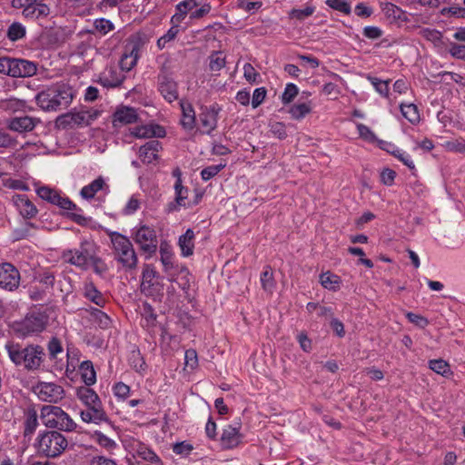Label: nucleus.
<instances>
[{
  "mask_svg": "<svg viewBox=\"0 0 465 465\" xmlns=\"http://www.w3.org/2000/svg\"><path fill=\"white\" fill-rule=\"evenodd\" d=\"M99 246L92 240H82L77 248L65 250L63 259L83 271L93 268L98 275H103L108 271L105 262L98 256Z\"/></svg>",
  "mask_w": 465,
  "mask_h": 465,
  "instance_id": "f257e3e1",
  "label": "nucleus"
},
{
  "mask_svg": "<svg viewBox=\"0 0 465 465\" xmlns=\"http://www.w3.org/2000/svg\"><path fill=\"white\" fill-rule=\"evenodd\" d=\"M74 98L71 87L62 84L49 87L35 96L37 105L45 112L65 109Z\"/></svg>",
  "mask_w": 465,
  "mask_h": 465,
  "instance_id": "f03ea898",
  "label": "nucleus"
},
{
  "mask_svg": "<svg viewBox=\"0 0 465 465\" xmlns=\"http://www.w3.org/2000/svg\"><path fill=\"white\" fill-rule=\"evenodd\" d=\"M105 232L110 238L114 260L126 270L135 269L138 258L130 239L118 232L105 230Z\"/></svg>",
  "mask_w": 465,
  "mask_h": 465,
  "instance_id": "7ed1b4c3",
  "label": "nucleus"
},
{
  "mask_svg": "<svg viewBox=\"0 0 465 465\" xmlns=\"http://www.w3.org/2000/svg\"><path fill=\"white\" fill-rule=\"evenodd\" d=\"M40 419L46 428L60 431L72 432L76 429V423L61 407L43 405L40 410Z\"/></svg>",
  "mask_w": 465,
  "mask_h": 465,
  "instance_id": "20e7f679",
  "label": "nucleus"
},
{
  "mask_svg": "<svg viewBox=\"0 0 465 465\" xmlns=\"http://www.w3.org/2000/svg\"><path fill=\"white\" fill-rule=\"evenodd\" d=\"M67 446L66 438L57 430H45L39 433L35 442L37 452L52 459L59 457Z\"/></svg>",
  "mask_w": 465,
  "mask_h": 465,
  "instance_id": "39448f33",
  "label": "nucleus"
},
{
  "mask_svg": "<svg viewBox=\"0 0 465 465\" xmlns=\"http://www.w3.org/2000/svg\"><path fill=\"white\" fill-rule=\"evenodd\" d=\"M37 64L34 62L10 57L0 58V73L12 77H30L36 74Z\"/></svg>",
  "mask_w": 465,
  "mask_h": 465,
  "instance_id": "423d86ee",
  "label": "nucleus"
},
{
  "mask_svg": "<svg viewBox=\"0 0 465 465\" xmlns=\"http://www.w3.org/2000/svg\"><path fill=\"white\" fill-rule=\"evenodd\" d=\"M47 324V315L40 311L29 312L24 320L14 326L19 337H28L43 331Z\"/></svg>",
  "mask_w": 465,
  "mask_h": 465,
  "instance_id": "0eeeda50",
  "label": "nucleus"
},
{
  "mask_svg": "<svg viewBox=\"0 0 465 465\" xmlns=\"http://www.w3.org/2000/svg\"><path fill=\"white\" fill-rule=\"evenodd\" d=\"M133 239L140 250L146 254V258L152 257L157 251L158 239L153 228L143 224L134 228Z\"/></svg>",
  "mask_w": 465,
  "mask_h": 465,
  "instance_id": "6e6552de",
  "label": "nucleus"
},
{
  "mask_svg": "<svg viewBox=\"0 0 465 465\" xmlns=\"http://www.w3.org/2000/svg\"><path fill=\"white\" fill-rule=\"evenodd\" d=\"M157 89L168 103L178 99L177 83L173 77V73L164 65L161 67L157 75Z\"/></svg>",
  "mask_w": 465,
  "mask_h": 465,
  "instance_id": "1a4fd4ad",
  "label": "nucleus"
},
{
  "mask_svg": "<svg viewBox=\"0 0 465 465\" xmlns=\"http://www.w3.org/2000/svg\"><path fill=\"white\" fill-rule=\"evenodd\" d=\"M144 43L145 41L142 35L137 34L133 36L130 45L126 46V51L122 55L119 62L120 70L123 73L130 72L136 65L141 48Z\"/></svg>",
  "mask_w": 465,
  "mask_h": 465,
  "instance_id": "9d476101",
  "label": "nucleus"
},
{
  "mask_svg": "<svg viewBox=\"0 0 465 465\" xmlns=\"http://www.w3.org/2000/svg\"><path fill=\"white\" fill-rule=\"evenodd\" d=\"M34 392L42 401L56 404L65 397L64 389L54 382L39 381L34 387Z\"/></svg>",
  "mask_w": 465,
  "mask_h": 465,
  "instance_id": "9b49d317",
  "label": "nucleus"
},
{
  "mask_svg": "<svg viewBox=\"0 0 465 465\" xmlns=\"http://www.w3.org/2000/svg\"><path fill=\"white\" fill-rule=\"evenodd\" d=\"M159 278L155 269L152 265L146 264L142 273L141 292L146 296L160 294L163 290V284Z\"/></svg>",
  "mask_w": 465,
  "mask_h": 465,
  "instance_id": "f8f14e48",
  "label": "nucleus"
},
{
  "mask_svg": "<svg viewBox=\"0 0 465 465\" xmlns=\"http://www.w3.org/2000/svg\"><path fill=\"white\" fill-rule=\"evenodd\" d=\"M221 107L217 104L210 106H202L199 114V121L202 126V133L210 134L217 128L218 114Z\"/></svg>",
  "mask_w": 465,
  "mask_h": 465,
  "instance_id": "ddd939ff",
  "label": "nucleus"
},
{
  "mask_svg": "<svg viewBox=\"0 0 465 465\" xmlns=\"http://www.w3.org/2000/svg\"><path fill=\"white\" fill-rule=\"evenodd\" d=\"M20 282V272L11 263L0 264V287L7 291H14L18 288Z\"/></svg>",
  "mask_w": 465,
  "mask_h": 465,
  "instance_id": "4468645a",
  "label": "nucleus"
},
{
  "mask_svg": "<svg viewBox=\"0 0 465 465\" xmlns=\"http://www.w3.org/2000/svg\"><path fill=\"white\" fill-rule=\"evenodd\" d=\"M139 115L137 110L131 106H118L112 116V124L114 128H121L127 124L137 123Z\"/></svg>",
  "mask_w": 465,
  "mask_h": 465,
  "instance_id": "2eb2a0df",
  "label": "nucleus"
},
{
  "mask_svg": "<svg viewBox=\"0 0 465 465\" xmlns=\"http://www.w3.org/2000/svg\"><path fill=\"white\" fill-rule=\"evenodd\" d=\"M22 366L28 371H35L40 368L45 351L39 345H28L25 347V356Z\"/></svg>",
  "mask_w": 465,
  "mask_h": 465,
  "instance_id": "dca6fc26",
  "label": "nucleus"
},
{
  "mask_svg": "<svg viewBox=\"0 0 465 465\" xmlns=\"http://www.w3.org/2000/svg\"><path fill=\"white\" fill-rule=\"evenodd\" d=\"M80 417L86 423L99 424L109 420L103 403L86 406V410L80 411Z\"/></svg>",
  "mask_w": 465,
  "mask_h": 465,
  "instance_id": "f3484780",
  "label": "nucleus"
},
{
  "mask_svg": "<svg viewBox=\"0 0 465 465\" xmlns=\"http://www.w3.org/2000/svg\"><path fill=\"white\" fill-rule=\"evenodd\" d=\"M12 203L16 207L20 215L25 219H33L38 213V209L26 195L14 194Z\"/></svg>",
  "mask_w": 465,
  "mask_h": 465,
  "instance_id": "a211bd4d",
  "label": "nucleus"
},
{
  "mask_svg": "<svg viewBox=\"0 0 465 465\" xmlns=\"http://www.w3.org/2000/svg\"><path fill=\"white\" fill-rule=\"evenodd\" d=\"M124 80V74L120 69L111 66L100 75L98 82L104 87L116 88L121 86Z\"/></svg>",
  "mask_w": 465,
  "mask_h": 465,
  "instance_id": "6ab92c4d",
  "label": "nucleus"
},
{
  "mask_svg": "<svg viewBox=\"0 0 465 465\" xmlns=\"http://www.w3.org/2000/svg\"><path fill=\"white\" fill-rule=\"evenodd\" d=\"M109 188L110 187L105 179L100 175L89 184L84 185L80 191V195L83 199L90 201L94 199L95 194L99 192L108 193L110 191Z\"/></svg>",
  "mask_w": 465,
  "mask_h": 465,
  "instance_id": "aec40b11",
  "label": "nucleus"
},
{
  "mask_svg": "<svg viewBox=\"0 0 465 465\" xmlns=\"http://www.w3.org/2000/svg\"><path fill=\"white\" fill-rule=\"evenodd\" d=\"M161 149L162 144L158 140H150L139 148V157L143 163H152L157 160Z\"/></svg>",
  "mask_w": 465,
  "mask_h": 465,
  "instance_id": "412c9836",
  "label": "nucleus"
},
{
  "mask_svg": "<svg viewBox=\"0 0 465 465\" xmlns=\"http://www.w3.org/2000/svg\"><path fill=\"white\" fill-rule=\"evenodd\" d=\"M242 435L240 433V425L233 427L226 426L221 436V445L223 449H232L242 442Z\"/></svg>",
  "mask_w": 465,
  "mask_h": 465,
  "instance_id": "4be33fe9",
  "label": "nucleus"
},
{
  "mask_svg": "<svg viewBox=\"0 0 465 465\" xmlns=\"http://www.w3.org/2000/svg\"><path fill=\"white\" fill-rule=\"evenodd\" d=\"M38 121L31 116L13 117L8 121L10 130L17 133H27L34 130Z\"/></svg>",
  "mask_w": 465,
  "mask_h": 465,
  "instance_id": "5701e85b",
  "label": "nucleus"
},
{
  "mask_svg": "<svg viewBox=\"0 0 465 465\" xmlns=\"http://www.w3.org/2000/svg\"><path fill=\"white\" fill-rule=\"evenodd\" d=\"M132 135L136 138L164 137L166 132L163 127L158 124L141 125L134 127Z\"/></svg>",
  "mask_w": 465,
  "mask_h": 465,
  "instance_id": "b1692460",
  "label": "nucleus"
},
{
  "mask_svg": "<svg viewBox=\"0 0 465 465\" xmlns=\"http://www.w3.org/2000/svg\"><path fill=\"white\" fill-rule=\"evenodd\" d=\"M203 0H183L176 5V13L172 16V23L178 24L187 14H192L193 8L199 6Z\"/></svg>",
  "mask_w": 465,
  "mask_h": 465,
  "instance_id": "393cba45",
  "label": "nucleus"
},
{
  "mask_svg": "<svg viewBox=\"0 0 465 465\" xmlns=\"http://www.w3.org/2000/svg\"><path fill=\"white\" fill-rule=\"evenodd\" d=\"M180 104L182 109L181 124L183 129L192 131L196 125L195 111L189 102L182 101Z\"/></svg>",
  "mask_w": 465,
  "mask_h": 465,
  "instance_id": "a878e982",
  "label": "nucleus"
},
{
  "mask_svg": "<svg viewBox=\"0 0 465 465\" xmlns=\"http://www.w3.org/2000/svg\"><path fill=\"white\" fill-rule=\"evenodd\" d=\"M38 425V415L36 410L35 408L27 409L25 412L24 437L30 440Z\"/></svg>",
  "mask_w": 465,
  "mask_h": 465,
  "instance_id": "bb28decb",
  "label": "nucleus"
},
{
  "mask_svg": "<svg viewBox=\"0 0 465 465\" xmlns=\"http://www.w3.org/2000/svg\"><path fill=\"white\" fill-rule=\"evenodd\" d=\"M175 200L168 204L167 211L169 213L178 211L181 206L185 207L188 195V189L182 184V179L175 181L174 183Z\"/></svg>",
  "mask_w": 465,
  "mask_h": 465,
  "instance_id": "cd10ccee",
  "label": "nucleus"
},
{
  "mask_svg": "<svg viewBox=\"0 0 465 465\" xmlns=\"http://www.w3.org/2000/svg\"><path fill=\"white\" fill-rule=\"evenodd\" d=\"M83 295L99 307H104L106 303L104 294L96 288L93 282H84Z\"/></svg>",
  "mask_w": 465,
  "mask_h": 465,
  "instance_id": "c85d7f7f",
  "label": "nucleus"
},
{
  "mask_svg": "<svg viewBox=\"0 0 465 465\" xmlns=\"http://www.w3.org/2000/svg\"><path fill=\"white\" fill-rule=\"evenodd\" d=\"M22 15L25 18L36 20L49 15L50 7L46 4H37L35 5H26L22 8Z\"/></svg>",
  "mask_w": 465,
  "mask_h": 465,
  "instance_id": "c756f323",
  "label": "nucleus"
},
{
  "mask_svg": "<svg viewBox=\"0 0 465 465\" xmlns=\"http://www.w3.org/2000/svg\"><path fill=\"white\" fill-rule=\"evenodd\" d=\"M161 262L163 266V271L172 275V270L174 268L173 252L171 245L166 242H162L160 244Z\"/></svg>",
  "mask_w": 465,
  "mask_h": 465,
  "instance_id": "7c9ffc66",
  "label": "nucleus"
},
{
  "mask_svg": "<svg viewBox=\"0 0 465 465\" xmlns=\"http://www.w3.org/2000/svg\"><path fill=\"white\" fill-rule=\"evenodd\" d=\"M76 397L85 407L102 403L98 394L90 387H79L76 390Z\"/></svg>",
  "mask_w": 465,
  "mask_h": 465,
  "instance_id": "2f4dec72",
  "label": "nucleus"
},
{
  "mask_svg": "<svg viewBox=\"0 0 465 465\" xmlns=\"http://www.w3.org/2000/svg\"><path fill=\"white\" fill-rule=\"evenodd\" d=\"M79 371L84 387H90L96 382V372L91 361H84L79 366Z\"/></svg>",
  "mask_w": 465,
  "mask_h": 465,
  "instance_id": "473e14b6",
  "label": "nucleus"
},
{
  "mask_svg": "<svg viewBox=\"0 0 465 465\" xmlns=\"http://www.w3.org/2000/svg\"><path fill=\"white\" fill-rule=\"evenodd\" d=\"M193 239L194 232L192 229H187L186 232L179 237L178 244L183 256L188 257L193 253Z\"/></svg>",
  "mask_w": 465,
  "mask_h": 465,
  "instance_id": "72a5a7b5",
  "label": "nucleus"
},
{
  "mask_svg": "<svg viewBox=\"0 0 465 465\" xmlns=\"http://www.w3.org/2000/svg\"><path fill=\"white\" fill-rule=\"evenodd\" d=\"M9 359L15 366H22L25 356V348L19 343L9 341L5 344Z\"/></svg>",
  "mask_w": 465,
  "mask_h": 465,
  "instance_id": "f704fd0d",
  "label": "nucleus"
},
{
  "mask_svg": "<svg viewBox=\"0 0 465 465\" xmlns=\"http://www.w3.org/2000/svg\"><path fill=\"white\" fill-rule=\"evenodd\" d=\"M381 10L388 18L398 21H407L405 12L396 5L387 2L381 6Z\"/></svg>",
  "mask_w": 465,
  "mask_h": 465,
  "instance_id": "c9c22d12",
  "label": "nucleus"
},
{
  "mask_svg": "<svg viewBox=\"0 0 465 465\" xmlns=\"http://www.w3.org/2000/svg\"><path fill=\"white\" fill-rule=\"evenodd\" d=\"M320 282L325 289L337 291L340 289L341 280L338 275L327 272L320 275Z\"/></svg>",
  "mask_w": 465,
  "mask_h": 465,
  "instance_id": "e433bc0d",
  "label": "nucleus"
},
{
  "mask_svg": "<svg viewBox=\"0 0 465 465\" xmlns=\"http://www.w3.org/2000/svg\"><path fill=\"white\" fill-rule=\"evenodd\" d=\"M262 288L265 292H272L275 287L273 272L271 266H265L260 276Z\"/></svg>",
  "mask_w": 465,
  "mask_h": 465,
  "instance_id": "4c0bfd02",
  "label": "nucleus"
},
{
  "mask_svg": "<svg viewBox=\"0 0 465 465\" xmlns=\"http://www.w3.org/2000/svg\"><path fill=\"white\" fill-rule=\"evenodd\" d=\"M226 64L225 55L221 51H213L209 55V69L212 72L221 71Z\"/></svg>",
  "mask_w": 465,
  "mask_h": 465,
  "instance_id": "58836bf2",
  "label": "nucleus"
},
{
  "mask_svg": "<svg viewBox=\"0 0 465 465\" xmlns=\"http://www.w3.org/2000/svg\"><path fill=\"white\" fill-rule=\"evenodd\" d=\"M401 112L402 115L411 124L420 122V114L418 107L414 104H401Z\"/></svg>",
  "mask_w": 465,
  "mask_h": 465,
  "instance_id": "ea45409f",
  "label": "nucleus"
},
{
  "mask_svg": "<svg viewBox=\"0 0 465 465\" xmlns=\"http://www.w3.org/2000/svg\"><path fill=\"white\" fill-rule=\"evenodd\" d=\"M25 34V27L19 22H14L9 25L7 29L6 36L10 41L15 42L24 38Z\"/></svg>",
  "mask_w": 465,
  "mask_h": 465,
  "instance_id": "a19ab883",
  "label": "nucleus"
},
{
  "mask_svg": "<svg viewBox=\"0 0 465 465\" xmlns=\"http://www.w3.org/2000/svg\"><path fill=\"white\" fill-rule=\"evenodd\" d=\"M312 111V105L310 103H298L293 104L289 113L292 119L301 120L304 118Z\"/></svg>",
  "mask_w": 465,
  "mask_h": 465,
  "instance_id": "79ce46f5",
  "label": "nucleus"
},
{
  "mask_svg": "<svg viewBox=\"0 0 465 465\" xmlns=\"http://www.w3.org/2000/svg\"><path fill=\"white\" fill-rule=\"evenodd\" d=\"M91 316L94 322L101 329H108L112 323L111 318L99 309L92 308Z\"/></svg>",
  "mask_w": 465,
  "mask_h": 465,
  "instance_id": "37998d69",
  "label": "nucleus"
},
{
  "mask_svg": "<svg viewBox=\"0 0 465 465\" xmlns=\"http://www.w3.org/2000/svg\"><path fill=\"white\" fill-rule=\"evenodd\" d=\"M137 455L143 460L149 461L153 464L161 465L162 460L160 457L151 449L145 446H140L137 450Z\"/></svg>",
  "mask_w": 465,
  "mask_h": 465,
  "instance_id": "c03bdc74",
  "label": "nucleus"
},
{
  "mask_svg": "<svg viewBox=\"0 0 465 465\" xmlns=\"http://www.w3.org/2000/svg\"><path fill=\"white\" fill-rule=\"evenodd\" d=\"M429 367L430 370L435 371L438 374H440L444 377H448L450 373V365L444 360H430L429 361Z\"/></svg>",
  "mask_w": 465,
  "mask_h": 465,
  "instance_id": "a18cd8bd",
  "label": "nucleus"
},
{
  "mask_svg": "<svg viewBox=\"0 0 465 465\" xmlns=\"http://www.w3.org/2000/svg\"><path fill=\"white\" fill-rule=\"evenodd\" d=\"M381 149L386 150L388 153L392 154L394 157H396L398 160H400L404 165H406L411 170L415 168V164L413 161L411 160V157L410 154H408L406 152L401 150V149H395V150H389L385 147H381Z\"/></svg>",
  "mask_w": 465,
  "mask_h": 465,
  "instance_id": "49530a36",
  "label": "nucleus"
},
{
  "mask_svg": "<svg viewBox=\"0 0 465 465\" xmlns=\"http://www.w3.org/2000/svg\"><path fill=\"white\" fill-rule=\"evenodd\" d=\"M36 193L41 199L48 202L51 204H54L57 195L59 194V193L56 190L52 189L48 186H41L37 188Z\"/></svg>",
  "mask_w": 465,
  "mask_h": 465,
  "instance_id": "de8ad7c7",
  "label": "nucleus"
},
{
  "mask_svg": "<svg viewBox=\"0 0 465 465\" xmlns=\"http://www.w3.org/2000/svg\"><path fill=\"white\" fill-rule=\"evenodd\" d=\"M179 33V26L177 24H173V25L164 34L162 37H160L157 41V45L159 49H163L167 43L173 40Z\"/></svg>",
  "mask_w": 465,
  "mask_h": 465,
  "instance_id": "09e8293b",
  "label": "nucleus"
},
{
  "mask_svg": "<svg viewBox=\"0 0 465 465\" xmlns=\"http://www.w3.org/2000/svg\"><path fill=\"white\" fill-rule=\"evenodd\" d=\"M325 4L339 12H341L345 15H349L351 13V5L346 0H326Z\"/></svg>",
  "mask_w": 465,
  "mask_h": 465,
  "instance_id": "8fccbe9b",
  "label": "nucleus"
},
{
  "mask_svg": "<svg viewBox=\"0 0 465 465\" xmlns=\"http://www.w3.org/2000/svg\"><path fill=\"white\" fill-rule=\"evenodd\" d=\"M197 367H198V356H197L196 351L193 349L186 350L185 353H184V368L193 371Z\"/></svg>",
  "mask_w": 465,
  "mask_h": 465,
  "instance_id": "3c124183",
  "label": "nucleus"
},
{
  "mask_svg": "<svg viewBox=\"0 0 465 465\" xmlns=\"http://www.w3.org/2000/svg\"><path fill=\"white\" fill-rule=\"evenodd\" d=\"M94 26L97 32L102 35H106L114 29V24L105 18H97L94 22Z\"/></svg>",
  "mask_w": 465,
  "mask_h": 465,
  "instance_id": "603ef678",
  "label": "nucleus"
},
{
  "mask_svg": "<svg viewBox=\"0 0 465 465\" xmlns=\"http://www.w3.org/2000/svg\"><path fill=\"white\" fill-rule=\"evenodd\" d=\"M224 167L225 164L223 163L207 166L202 170L201 177L203 181H209L217 175Z\"/></svg>",
  "mask_w": 465,
  "mask_h": 465,
  "instance_id": "864d4df0",
  "label": "nucleus"
},
{
  "mask_svg": "<svg viewBox=\"0 0 465 465\" xmlns=\"http://www.w3.org/2000/svg\"><path fill=\"white\" fill-rule=\"evenodd\" d=\"M298 94V87L294 84H287L282 94V102L284 104H290Z\"/></svg>",
  "mask_w": 465,
  "mask_h": 465,
  "instance_id": "5fc2aeb1",
  "label": "nucleus"
},
{
  "mask_svg": "<svg viewBox=\"0 0 465 465\" xmlns=\"http://www.w3.org/2000/svg\"><path fill=\"white\" fill-rule=\"evenodd\" d=\"M129 362L131 366L134 368L137 371H141L145 369V361L143 358L141 356L139 351H133L131 352Z\"/></svg>",
  "mask_w": 465,
  "mask_h": 465,
  "instance_id": "6e6d98bb",
  "label": "nucleus"
},
{
  "mask_svg": "<svg viewBox=\"0 0 465 465\" xmlns=\"http://www.w3.org/2000/svg\"><path fill=\"white\" fill-rule=\"evenodd\" d=\"M315 11L314 6H307L304 9H292L289 13L291 18H295L297 20H304L305 18L311 16Z\"/></svg>",
  "mask_w": 465,
  "mask_h": 465,
  "instance_id": "4d7b16f0",
  "label": "nucleus"
},
{
  "mask_svg": "<svg viewBox=\"0 0 465 465\" xmlns=\"http://www.w3.org/2000/svg\"><path fill=\"white\" fill-rule=\"evenodd\" d=\"M369 80L375 87V90L382 96L387 97L389 94V81H383L377 77H369Z\"/></svg>",
  "mask_w": 465,
  "mask_h": 465,
  "instance_id": "13d9d810",
  "label": "nucleus"
},
{
  "mask_svg": "<svg viewBox=\"0 0 465 465\" xmlns=\"http://www.w3.org/2000/svg\"><path fill=\"white\" fill-rule=\"evenodd\" d=\"M38 282L44 286L45 289H50L54 286L55 277L50 271H45L36 277Z\"/></svg>",
  "mask_w": 465,
  "mask_h": 465,
  "instance_id": "bf43d9fd",
  "label": "nucleus"
},
{
  "mask_svg": "<svg viewBox=\"0 0 465 465\" xmlns=\"http://www.w3.org/2000/svg\"><path fill=\"white\" fill-rule=\"evenodd\" d=\"M357 129L360 137L362 138L363 140L370 143H374L378 140L375 134L365 124H358Z\"/></svg>",
  "mask_w": 465,
  "mask_h": 465,
  "instance_id": "052dcab7",
  "label": "nucleus"
},
{
  "mask_svg": "<svg viewBox=\"0 0 465 465\" xmlns=\"http://www.w3.org/2000/svg\"><path fill=\"white\" fill-rule=\"evenodd\" d=\"M270 132L280 140H283L287 137L285 124L281 122L270 124Z\"/></svg>",
  "mask_w": 465,
  "mask_h": 465,
  "instance_id": "680f3d73",
  "label": "nucleus"
},
{
  "mask_svg": "<svg viewBox=\"0 0 465 465\" xmlns=\"http://www.w3.org/2000/svg\"><path fill=\"white\" fill-rule=\"evenodd\" d=\"M449 54L455 59L465 61V45L457 43H450L449 46Z\"/></svg>",
  "mask_w": 465,
  "mask_h": 465,
  "instance_id": "e2e57ef3",
  "label": "nucleus"
},
{
  "mask_svg": "<svg viewBox=\"0 0 465 465\" xmlns=\"http://www.w3.org/2000/svg\"><path fill=\"white\" fill-rule=\"evenodd\" d=\"M3 184L5 187L14 190H20L24 192H27L29 190V186L21 180L8 178L3 181Z\"/></svg>",
  "mask_w": 465,
  "mask_h": 465,
  "instance_id": "0e129e2a",
  "label": "nucleus"
},
{
  "mask_svg": "<svg viewBox=\"0 0 465 465\" xmlns=\"http://www.w3.org/2000/svg\"><path fill=\"white\" fill-rule=\"evenodd\" d=\"M406 318L409 320L410 322L415 324L420 329H424L429 325L428 319L420 314L409 312L406 313Z\"/></svg>",
  "mask_w": 465,
  "mask_h": 465,
  "instance_id": "69168bd1",
  "label": "nucleus"
},
{
  "mask_svg": "<svg viewBox=\"0 0 465 465\" xmlns=\"http://www.w3.org/2000/svg\"><path fill=\"white\" fill-rule=\"evenodd\" d=\"M48 351L52 360L56 359L57 355L63 352L61 341L57 338L54 337L51 339L48 343Z\"/></svg>",
  "mask_w": 465,
  "mask_h": 465,
  "instance_id": "338daca9",
  "label": "nucleus"
},
{
  "mask_svg": "<svg viewBox=\"0 0 465 465\" xmlns=\"http://www.w3.org/2000/svg\"><path fill=\"white\" fill-rule=\"evenodd\" d=\"M54 205L58 206L64 210H76L77 206L68 197L62 196L60 193L57 195Z\"/></svg>",
  "mask_w": 465,
  "mask_h": 465,
  "instance_id": "774afa93",
  "label": "nucleus"
}]
</instances>
